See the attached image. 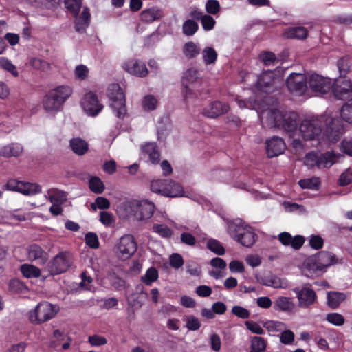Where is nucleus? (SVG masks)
I'll return each mask as SVG.
<instances>
[{
  "mask_svg": "<svg viewBox=\"0 0 352 352\" xmlns=\"http://www.w3.org/2000/svg\"><path fill=\"white\" fill-rule=\"evenodd\" d=\"M322 130L329 141L336 142L344 132L342 120L338 118H324L323 116L305 119L300 123L298 132L299 137L309 141L317 139Z\"/></svg>",
  "mask_w": 352,
  "mask_h": 352,
  "instance_id": "nucleus-1",
  "label": "nucleus"
},
{
  "mask_svg": "<svg viewBox=\"0 0 352 352\" xmlns=\"http://www.w3.org/2000/svg\"><path fill=\"white\" fill-rule=\"evenodd\" d=\"M267 124L271 128H278L292 139L291 144L296 150H302L303 143L296 136L298 132V115L294 111H281L278 109H270L267 113Z\"/></svg>",
  "mask_w": 352,
  "mask_h": 352,
  "instance_id": "nucleus-2",
  "label": "nucleus"
},
{
  "mask_svg": "<svg viewBox=\"0 0 352 352\" xmlns=\"http://www.w3.org/2000/svg\"><path fill=\"white\" fill-rule=\"evenodd\" d=\"M340 263L336 254L328 251H320L307 258L303 262L302 273L308 278H314L322 275L328 267Z\"/></svg>",
  "mask_w": 352,
  "mask_h": 352,
  "instance_id": "nucleus-3",
  "label": "nucleus"
},
{
  "mask_svg": "<svg viewBox=\"0 0 352 352\" xmlns=\"http://www.w3.org/2000/svg\"><path fill=\"white\" fill-rule=\"evenodd\" d=\"M228 232L232 239L244 247L250 248L256 241V234L252 228L244 225L239 220L228 223Z\"/></svg>",
  "mask_w": 352,
  "mask_h": 352,
  "instance_id": "nucleus-4",
  "label": "nucleus"
},
{
  "mask_svg": "<svg viewBox=\"0 0 352 352\" xmlns=\"http://www.w3.org/2000/svg\"><path fill=\"white\" fill-rule=\"evenodd\" d=\"M58 309L57 305L43 301L28 312V319L32 324H40L54 318Z\"/></svg>",
  "mask_w": 352,
  "mask_h": 352,
  "instance_id": "nucleus-5",
  "label": "nucleus"
},
{
  "mask_svg": "<svg viewBox=\"0 0 352 352\" xmlns=\"http://www.w3.org/2000/svg\"><path fill=\"white\" fill-rule=\"evenodd\" d=\"M107 96L111 100L112 108L116 117L124 118L126 113L125 94L117 83L111 84L107 91Z\"/></svg>",
  "mask_w": 352,
  "mask_h": 352,
  "instance_id": "nucleus-6",
  "label": "nucleus"
},
{
  "mask_svg": "<svg viewBox=\"0 0 352 352\" xmlns=\"http://www.w3.org/2000/svg\"><path fill=\"white\" fill-rule=\"evenodd\" d=\"M138 243L132 234H124L115 243L113 252L120 260L130 258L137 251Z\"/></svg>",
  "mask_w": 352,
  "mask_h": 352,
  "instance_id": "nucleus-7",
  "label": "nucleus"
},
{
  "mask_svg": "<svg viewBox=\"0 0 352 352\" xmlns=\"http://www.w3.org/2000/svg\"><path fill=\"white\" fill-rule=\"evenodd\" d=\"M151 190L165 197H177L183 195V188L177 183L169 179H155L151 182Z\"/></svg>",
  "mask_w": 352,
  "mask_h": 352,
  "instance_id": "nucleus-8",
  "label": "nucleus"
},
{
  "mask_svg": "<svg viewBox=\"0 0 352 352\" xmlns=\"http://www.w3.org/2000/svg\"><path fill=\"white\" fill-rule=\"evenodd\" d=\"M336 161L335 154L331 152L319 153L311 151L304 157V164L309 168H329Z\"/></svg>",
  "mask_w": 352,
  "mask_h": 352,
  "instance_id": "nucleus-9",
  "label": "nucleus"
},
{
  "mask_svg": "<svg viewBox=\"0 0 352 352\" xmlns=\"http://www.w3.org/2000/svg\"><path fill=\"white\" fill-rule=\"evenodd\" d=\"M307 83L308 89L315 96H322L327 94L332 87L331 78L316 73L308 75Z\"/></svg>",
  "mask_w": 352,
  "mask_h": 352,
  "instance_id": "nucleus-10",
  "label": "nucleus"
},
{
  "mask_svg": "<svg viewBox=\"0 0 352 352\" xmlns=\"http://www.w3.org/2000/svg\"><path fill=\"white\" fill-rule=\"evenodd\" d=\"M201 82L202 78L197 69L190 68L184 73L182 78V84L184 87L183 94L186 100L196 96L193 89L195 88L197 85H200Z\"/></svg>",
  "mask_w": 352,
  "mask_h": 352,
  "instance_id": "nucleus-11",
  "label": "nucleus"
},
{
  "mask_svg": "<svg viewBox=\"0 0 352 352\" xmlns=\"http://www.w3.org/2000/svg\"><path fill=\"white\" fill-rule=\"evenodd\" d=\"M72 264V258L69 252L58 253L48 265V271L51 275H57L65 272Z\"/></svg>",
  "mask_w": 352,
  "mask_h": 352,
  "instance_id": "nucleus-12",
  "label": "nucleus"
},
{
  "mask_svg": "<svg viewBox=\"0 0 352 352\" xmlns=\"http://www.w3.org/2000/svg\"><path fill=\"white\" fill-rule=\"evenodd\" d=\"M308 76L302 73H292L287 79L286 85L291 94L302 96L308 89Z\"/></svg>",
  "mask_w": 352,
  "mask_h": 352,
  "instance_id": "nucleus-13",
  "label": "nucleus"
},
{
  "mask_svg": "<svg viewBox=\"0 0 352 352\" xmlns=\"http://www.w3.org/2000/svg\"><path fill=\"white\" fill-rule=\"evenodd\" d=\"M293 292L298 299V305L302 309H307L317 302V295L314 289L309 287H295Z\"/></svg>",
  "mask_w": 352,
  "mask_h": 352,
  "instance_id": "nucleus-14",
  "label": "nucleus"
},
{
  "mask_svg": "<svg viewBox=\"0 0 352 352\" xmlns=\"http://www.w3.org/2000/svg\"><path fill=\"white\" fill-rule=\"evenodd\" d=\"M84 111L89 116H96L102 110L104 106L100 103L96 95L92 92L87 93L81 101Z\"/></svg>",
  "mask_w": 352,
  "mask_h": 352,
  "instance_id": "nucleus-15",
  "label": "nucleus"
},
{
  "mask_svg": "<svg viewBox=\"0 0 352 352\" xmlns=\"http://www.w3.org/2000/svg\"><path fill=\"white\" fill-rule=\"evenodd\" d=\"M334 96L339 100L347 99L352 92V82L349 79H337L331 88Z\"/></svg>",
  "mask_w": 352,
  "mask_h": 352,
  "instance_id": "nucleus-16",
  "label": "nucleus"
},
{
  "mask_svg": "<svg viewBox=\"0 0 352 352\" xmlns=\"http://www.w3.org/2000/svg\"><path fill=\"white\" fill-rule=\"evenodd\" d=\"M230 109L227 102L216 100L210 102L203 109L204 116L210 118H216L227 113Z\"/></svg>",
  "mask_w": 352,
  "mask_h": 352,
  "instance_id": "nucleus-17",
  "label": "nucleus"
},
{
  "mask_svg": "<svg viewBox=\"0 0 352 352\" xmlns=\"http://www.w3.org/2000/svg\"><path fill=\"white\" fill-rule=\"evenodd\" d=\"M140 158L147 163L156 164L160 162V154L157 146L153 142H147L141 146Z\"/></svg>",
  "mask_w": 352,
  "mask_h": 352,
  "instance_id": "nucleus-18",
  "label": "nucleus"
},
{
  "mask_svg": "<svg viewBox=\"0 0 352 352\" xmlns=\"http://www.w3.org/2000/svg\"><path fill=\"white\" fill-rule=\"evenodd\" d=\"M267 155L272 158L283 153L286 149V144L283 138L273 136L265 142Z\"/></svg>",
  "mask_w": 352,
  "mask_h": 352,
  "instance_id": "nucleus-19",
  "label": "nucleus"
},
{
  "mask_svg": "<svg viewBox=\"0 0 352 352\" xmlns=\"http://www.w3.org/2000/svg\"><path fill=\"white\" fill-rule=\"evenodd\" d=\"M155 204L148 200L136 201L135 218L139 221L150 219L155 211Z\"/></svg>",
  "mask_w": 352,
  "mask_h": 352,
  "instance_id": "nucleus-20",
  "label": "nucleus"
},
{
  "mask_svg": "<svg viewBox=\"0 0 352 352\" xmlns=\"http://www.w3.org/2000/svg\"><path fill=\"white\" fill-rule=\"evenodd\" d=\"M123 68L128 73L142 78L148 73L145 63L136 59H131L124 63Z\"/></svg>",
  "mask_w": 352,
  "mask_h": 352,
  "instance_id": "nucleus-21",
  "label": "nucleus"
},
{
  "mask_svg": "<svg viewBox=\"0 0 352 352\" xmlns=\"http://www.w3.org/2000/svg\"><path fill=\"white\" fill-rule=\"evenodd\" d=\"M278 80H279V78L275 76L274 72L272 70H267L264 71L261 74L257 79L256 85L258 89L267 92L273 84Z\"/></svg>",
  "mask_w": 352,
  "mask_h": 352,
  "instance_id": "nucleus-22",
  "label": "nucleus"
},
{
  "mask_svg": "<svg viewBox=\"0 0 352 352\" xmlns=\"http://www.w3.org/2000/svg\"><path fill=\"white\" fill-rule=\"evenodd\" d=\"M278 239L285 246H291L294 250H299L305 243V238L301 235L293 237L289 232H283L278 234Z\"/></svg>",
  "mask_w": 352,
  "mask_h": 352,
  "instance_id": "nucleus-23",
  "label": "nucleus"
},
{
  "mask_svg": "<svg viewBox=\"0 0 352 352\" xmlns=\"http://www.w3.org/2000/svg\"><path fill=\"white\" fill-rule=\"evenodd\" d=\"M28 258L30 261H36L38 264H44L48 256L46 252L37 244L30 245L27 248Z\"/></svg>",
  "mask_w": 352,
  "mask_h": 352,
  "instance_id": "nucleus-24",
  "label": "nucleus"
},
{
  "mask_svg": "<svg viewBox=\"0 0 352 352\" xmlns=\"http://www.w3.org/2000/svg\"><path fill=\"white\" fill-rule=\"evenodd\" d=\"M42 106L45 111L52 116L59 112L63 105L49 91L44 96L42 100Z\"/></svg>",
  "mask_w": 352,
  "mask_h": 352,
  "instance_id": "nucleus-25",
  "label": "nucleus"
},
{
  "mask_svg": "<svg viewBox=\"0 0 352 352\" xmlns=\"http://www.w3.org/2000/svg\"><path fill=\"white\" fill-rule=\"evenodd\" d=\"M90 12L87 7H84L80 15L75 17V30L78 32H85L90 22Z\"/></svg>",
  "mask_w": 352,
  "mask_h": 352,
  "instance_id": "nucleus-26",
  "label": "nucleus"
},
{
  "mask_svg": "<svg viewBox=\"0 0 352 352\" xmlns=\"http://www.w3.org/2000/svg\"><path fill=\"white\" fill-rule=\"evenodd\" d=\"M49 92L63 105L72 96L73 90L69 85H59L50 90Z\"/></svg>",
  "mask_w": 352,
  "mask_h": 352,
  "instance_id": "nucleus-27",
  "label": "nucleus"
},
{
  "mask_svg": "<svg viewBox=\"0 0 352 352\" xmlns=\"http://www.w3.org/2000/svg\"><path fill=\"white\" fill-rule=\"evenodd\" d=\"M136 201L123 202L118 206L117 212L120 218L135 217Z\"/></svg>",
  "mask_w": 352,
  "mask_h": 352,
  "instance_id": "nucleus-28",
  "label": "nucleus"
},
{
  "mask_svg": "<svg viewBox=\"0 0 352 352\" xmlns=\"http://www.w3.org/2000/svg\"><path fill=\"white\" fill-rule=\"evenodd\" d=\"M162 16L163 12L162 10L155 7L143 10L140 14L141 20L146 23H152L161 19Z\"/></svg>",
  "mask_w": 352,
  "mask_h": 352,
  "instance_id": "nucleus-29",
  "label": "nucleus"
},
{
  "mask_svg": "<svg viewBox=\"0 0 352 352\" xmlns=\"http://www.w3.org/2000/svg\"><path fill=\"white\" fill-rule=\"evenodd\" d=\"M182 52L186 58L192 59L201 53V48L198 43L188 41L183 45Z\"/></svg>",
  "mask_w": 352,
  "mask_h": 352,
  "instance_id": "nucleus-30",
  "label": "nucleus"
},
{
  "mask_svg": "<svg viewBox=\"0 0 352 352\" xmlns=\"http://www.w3.org/2000/svg\"><path fill=\"white\" fill-rule=\"evenodd\" d=\"M23 152V147L19 144H10L0 148V155L6 157H18Z\"/></svg>",
  "mask_w": 352,
  "mask_h": 352,
  "instance_id": "nucleus-31",
  "label": "nucleus"
},
{
  "mask_svg": "<svg viewBox=\"0 0 352 352\" xmlns=\"http://www.w3.org/2000/svg\"><path fill=\"white\" fill-rule=\"evenodd\" d=\"M294 306V303L289 297L280 296L274 302V309L281 311H291Z\"/></svg>",
  "mask_w": 352,
  "mask_h": 352,
  "instance_id": "nucleus-32",
  "label": "nucleus"
},
{
  "mask_svg": "<svg viewBox=\"0 0 352 352\" xmlns=\"http://www.w3.org/2000/svg\"><path fill=\"white\" fill-rule=\"evenodd\" d=\"M72 150L78 155H82L88 151V144L81 138H73L69 142Z\"/></svg>",
  "mask_w": 352,
  "mask_h": 352,
  "instance_id": "nucleus-33",
  "label": "nucleus"
},
{
  "mask_svg": "<svg viewBox=\"0 0 352 352\" xmlns=\"http://www.w3.org/2000/svg\"><path fill=\"white\" fill-rule=\"evenodd\" d=\"M202 60L206 65H214L217 60V52L212 47H206L201 50Z\"/></svg>",
  "mask_w": 352,
  "mask_h": 352,
  "instance_id": "nucleus-34",
  "label": "nucleus"
},
{
  "mask_svg": "<svg viewBox=\"0 0 352 352\" xmlns=\"http://www.w3.org/2000/svg\"><path fill=\"white\" fill-rule=\"evenodd\" d=\"M346 299V294L342 292H330L327 294V304L332 309H336Z\"/></svg>",
  "mask_w": 352,
  "mask_h": 352,
  "instance_id": "nucleus-35",
  "label": "nucleus"
},
{
  "mask_svg": "<svg viewBox=\"0 0 352 352\" xmlns=\"http://www.w3.org/2000/svg\"><path fill=\"white\" fill-rule=\"evenodd\" d=\"M298 185L302 189L318 190L320 188L321 182L318 177L302 179L298 181Z\"/></svg>",
  "mask_w": 352,
  "mask_h": 352,
  "instance_id": "nucleus-36",
  "label": "nucleus"
},
{
  "mask_svg": "<svg viewBox=\"0 0 352 352\" xmlns=\"http://www.w3.org/2000/svg\"><path fill=\"white\" fill-rule=\"evenodd\" d=\"M307 30L304 27H293L288 28L285 32V36L289 38L302 39L307 37Z\"/></svg>",
  "mask_w": 352,
  "mask_h": 352,
  "instance_id": "nucleus-37",
  "label": "nucleus"
},
{
  "mask_svg": "<svg viewBox=\"0 0 352 352\" xmlns=\"http://www.w3.org/2000/svg\"><path fill=\"white\" fill-rule=\"evenodd\" d=\"M41 192V187L35 183L22 182L20 193L25 195H34Z\"/></svg>",
  "mask_w": 352,
  "mask_h": 352,
  "instance_id": "nucleus-38",
  "label": "nucleus"
},
{
  "mask_svg": "<svg viewBox=\"0 0 352 352\" xmlns=\"http://www.w3.org/2000/svg\"><path fill=\"white\" fill-rule=\"evenodd\" d=\"M266 340L260 336H254L250 341V352H264L266 349Z\"/></svg>",
  "mask_w": 352,
  "mask_h": 352,
  "instance_id": "nucleus-39",
  "label": "nucleus"
},
{
  "mask_svg": "<svg viewBox=\"0 0 352 352\" xmlns=\"http://www.w3.org/2000/svg\"><path fill=\"white\" fill-rule=\"evenodd\" d=\"M21 272L26 278H37L41 275L40 269L30 264L22 265L21 266Z\"/></svg>",
  "mask_w": 352,
  "mask_h": 352,
  "instance_id": "nucleus-40",
  "label": "nucleus"
},
{
  "mask_svg": "<svg viewBox=\"0 0 352 352\" xmlns=\"http://www.w3.org/2000/svg\"><path fill=\"white\" fill-rule=\"evenodd\" d=\"M199 29V25L192 19L186 20L182 25V32L187 36L194 35Z\"/></svg>",
  "mask_w": 352,
  "mask_h": 352,
  "instance_id": "nucleus-41",
  "label": "nucleus"
},
{
  "mask_svg": "<svg viewBox=\"0 0 352 352\" xmlns=\"http://www.w3.org/2000/svg\"><path fill=\"white\" fill-rule=\"evenodd\" d=\"M152 230L164 239L170 238L173 235V230L165 224H154L152 227Z\"/></svg>",
  "mask_w": 352,
  "mask_h": 352,
  "instance_id": "nucleus-42",
  "label": "nucleus"
},
{
  "mask_svg": "<svg viewBox=\"0 0 352 352\" xmlns=\"http://www.w3.org/2000/svg\"><path fill=\"white\" fill-rule=\"evenodd\" d=\"M206 247L208 250L217 255L221 256L225 254V248L217 239H209L207 241Z\"/></svg>",
  "mask_w": 352,
  "mask_h": 352,
  "instance_id": "nucleus-43",
  "label": "nucleus"
},
{
  "mask_svg": "<svg viewBox=\"0 0 352 352\" xmlns=\"http://www.w3.org/2000/svg\"><path fill=\"white\" fill-rule=\"evenodd\" d=\"M340 116L343 121L352 124V100L343 104L340 110Z\"/></svg>",
  "mask_w": 352,
  "mask_h": 352,
  "instance_id": "nucleus-44",
  "label": "nucleus"
},
{
  "mask_svg": "<svg viewBox=\"0 0 352 352\" xmlns=\"http://www.w3.org/2000/svg\"><path fill=\"white\" fill-rule=\"evenodd\" d=\"M65 8L73 14L76 16L78 14L82 4V0H64Z\"/></svg>",
  "mask_w": 352,
  "mask_h": 352,
  "instance_id": "nucleus-45",
  "label": "nucleus"
},
{
  "mask_svg": "<svg viewBox=\"0 0 352 352\" xmlns=\"http://www.w3.org/2000/svg\"><path fill=\"white\" fill-rule=\"evenodd\" d=\"M158 278V272L155 267L148 268L145 274L142 277V280L146 285H151Z\"/></svg>",
  "mask_w": 352,
  "mask_h": 352,
  "instance_id": "nucleus-46",
  "label": "nucleus"
},
{
  "mask_svg": "<svg viewBox=\"0 0 352 352\" xmlns=\"http://www.w3.org/2000/svg\"><path fill=\"white\" fill-rule=\"evenodd\" d=\"M49 199L52 204H62L67 199V196L64 192L52 190L49 192Z\"/></svg>",
  "mask_w": 352,
  "mask_h": 352,
  "instance_id": "nucleus-47",
  "label": "nucleus"
},
{
  "mask_svg": "<svg viewBox=\"0 0 352 352\" xmlns=\"http://www.w3.org/2000/svg\"><path fill=\"white\" fill-rule=\"evenodd\" d=\"M90 190L97 194L102 193L104 190V186L99 177H93L89 182Z\"/></svg>",
  "mask_w": 352,
  "mask_h": 352,
  "instance_id": "nucleus-48",
  "label": "nucleus"
},
{
  "mask_svg": "<svg viewBox=\"0 0 352 352\" xmlns=\"http://www.w3.org/2000/svg\"><path fill=\"white\" fill-rule=\"evenodd\" d=\"M158 101L153 95H146L142 100V107L147 111H153L156 109Z\"/></svg>",
  "mask_w": 352,
  "mask_h": 352,
  "instance_id": "nucleus-49",
  "label": "nucleus"
},
{
  "mask_svg": "<svg viewBox=\"0 0 352 352\" xmlns=\"http://www.w3.org/2000/svg\"><path fill=\"white\" fill-rule=\"evenodd\" d=\"M325 319L328 322L335 326H342L345 322L344 316L339 313L327 314Z\"/></svg>",
  "mask_w": 352,
  "mask_h": 352,
  "instance_id": "nucleus-50",
  "label": "nucleus"
},
{
  "mask_svg": "<svg viewBox=\"0 0 352 352\" xmlns=\"http://www.w3.org/2000/svg\"><path fill=\"white\" fill-rule=\"evenodd\" d=\"M100 221L106 227H111L115 223L116 219L111 212L102 211L100 212Z\"/></svg>",
  "mask_w": 352,
  "mask_h": 352,
  "instance_id": "nucleus-51",
  "label": "nucleus"
},
{
  "mask_svg": "<svg viewBox=\"0 0 352 352\" xmlns=\"http://www.w3.org/2000/svg\"><path fill=\"white\" fill-rule=\"evenodd\" d=\"M85 241L87 246L93 249H97L100 243L97 234L94 232H88L85 236Z\"/></svg>",
  "mask_w": 352,
  "mask_h": 352,
  "instance_id": "nucleus-52",
  "label": "nucleus"
},
{
  "mask_svg": "<svg viewBox=\"0 0 352 352\" xmlns=\"http://www.w3.org/2000/svg\"><path fill=\"white\" fill-rule=\"evenodd\" d=\"M260 58L266 66L271 65H275V63H278V60L276 58L275 54L272 52H263L260 54Z\"/></svg>",
  "mask_w": 352,
  "mask_h": 352,
  "instance_id": "nucleus-53",
  "label": "nucleus"
},
{
  "mask_svg": "<svg viewBox=\"0 0 352 352\" xmlns=\"http://www.w3.org/2000/svg\"><path fill=\"white\" fill-rule=\"evenodd\" d=\"M110 201L104 197H98L95 201L91 204V208L96 210L97 208L105 210L110 208Z\"/></svg>",
  "mask_w": 352,
  "mask_h": 352,
  "instance_id": "nucleus-54",
  "label": "nucleus"
},
{
  "mask_svg": "<svg viewBox=\"0 0 352 352\" xmlns=\"http://www.w3.org/2000/svg\"><path fill=\"white\" fill-rule=\"evenodd\" d=\"M265 327L272 332H280L286 328L285 323L280 321L270 320L265 323Z\"/></svg>",
  "mask_w": 352,
  "mask_h": 352,
  "instance_id": "nucleus-55",
  "label": "nucleus"
},
{
  "mask_svg": "<svg viewBox=\"0 0 352 352\" xmlns=\"http://www.w3.org/2000/svg\"><path fill=\"white\" fill-rule=\"evenodd\" d=\"M0 67L10 72L14 76H18L19 75L16 66L4 57H0Z\"/></svg>",
  "mask_w": 352,
  "mask_h": 352,
  "instance_id": "nucleus-56",
  "label": "nucleus"
},
{
  "mask_svg": "<svg viewBox=\"0 0 352 352\" xmlns=\"http://www.w3.org/2000/svg\"><path fill=\"white\" fill-rule=\"evenodd\" d=\"M180 241L183 244L194 247L197 243L196 238L190 232H182L180 234Z\"/></svg>",
  "mask_w": 352,
  "mask_h": 352,
  "instance_id": "nucleus-57",
  "label": "nucleus"
},
{
  "mask_svg": "<svg viewBox=\"0 0 352 352\" xmlns=\"http://www.w3.org/2000/svg\"><path fill=\"white\" fill-rule=\"evenodd\" d=\"M337 65L340 76L346 75L349 71L350 68L349 58L345 57L341 58L338 60Z\"/></svg>",
  "mask_w": 352,
  "mask_h": 352,
  "instance_id": "nucleus-58",
  "label": "nucleus"
},
{
  "mask_svg": "<svg viewBox=\"0 0 352 352\" xmlns=\"http://www.w3.org/2000/svg\"><path fill=\"white\" fill-rule=\"evenodd\" d=\"M232 313L242 319H248L250 316V311L246 308L239 305L232 307Z\"/></svg>",
  "mask_w": 352,
  "mask_h": 352,
  "instance_id": "nucleus-59",
  "label": "nucleus"
},
{
  "mask_svg": "<svg viewBox=\"0 0 352 352\" xmlns=\"http://www.w3.org/2000/svg\"><path fill=\"white\" fill-rule=\"evenodd\" d=\"M74 74L76 79L83 80L88 76L89 69L86 65H79L76 67Z\"/></svg>",
  "mask_w": 352,
  "mask_h": 352,
  "instance_id": "nucleus-60",
  "label": "nucleus"
},
{
  "mask_svg": "<svg viewBox=\"0 0 352 352\" xmlns=\"http://www.w3.org/2000/svg\"><path fill=\"white\" fill-rule=\"evenodd\" d=\"M186 272L190 276H199L201 274V267L195 262H189L186 265Z\"/></svg>",
  "mask_w": 352,
  "mask_h": 352,
  "instance_id": "nucleus-61",
  "label": "nucleus"
},
{
  "mask_svg": "<svg viewBox=\"0 0 352 352\" xmlns=\"http://www.w3.org/2000/svg\"><path fill=\"white\" fill-rule=\"evenodd\" d=\"M206 10L210 14H216L220 10V5L217 0H208L206 3Z\"/></svg>",
  "mask_w": 352,
  "mask_h": 352,
  "instance_id": "nucleus-62",
  "label": "nucleus"
},
{
  "mask_svg": "<svg viewBox=\"0 0 352 352\" xmlns=\"http://www.w3.org/2000/svg\"><path fill=\"white\" fill-rule=\"evenodd\" d=\"M294 340V333L291 330L284 329L280 336V341L284 344H291Z\"/></svg>",
  "mask_w": 352,
  "mask_h": 352,
  "instance_id": "nucleus-63",
  "label": "nucleus"
},
{
  "mask_svg": "<svg viewBox=\"0 0 352 352\" xmlns=\"http://www.w3.org/2000/svg\"><path fill=\"white\" fill-rule=\"evenodd\" d=\"M169 262L170 266L175 269H179L184 265L183 257L177 253H174L170 256Z\"/></svg>",
  "mask_w": 352,
  "mask_h": 352,
  "instance_id": "nucleus-64",
  "label": "nucleus"
}]
</instances>
